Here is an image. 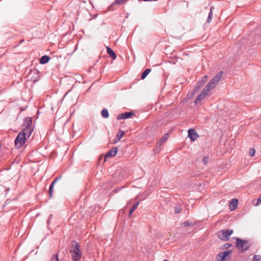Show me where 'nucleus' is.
Segmentation results:
<instances>
[{"mask_svg":"<svg viewBox=\"0 0 261 261\" xmlns=\"http://www.w3.org/2000/svg\"><path fill=\"white\" fill-rule=\"evenodd\" d=\"M188 137L192 141H194L197 139L198 136L194 129L191 128L188 130Z\"/></svg>","mask_w":261,"mask_h":261,"instance_id":"10","label":"nucleus"},{"mask_svg":"<svg viewBox=\"0 0 261 261\" xmlns=\"http://www.w3.org/2000/svg\"><path fill=\"white\" fill-rule=\"evenodd\" d=\"M223 73V72L222 71L219 72L207 84L206 88H209V89L212 90L221 79Z\"/></svg>","mask_w":261,"mask_h":261,"instance_id":"5","label":"nucleus"},{"mask_svg":"<svg viewBox=\"0 0 261 261\" xmlns=\"http://www.w3.org/2000/svg\"><path fill=\"white\" fill-rule=\"evenodd\" d=\"M181 207L179 205H176L175 207V213H179L181 211Z\"/></svg>","mask_w":261,"mask_h":261,"instance_id":"24","label":"nucleus"},{"mask_svg":"<svg viewBox=\"0 0 261 261\" xmlns=\"http://www.w3.org/2000/svg\"><path fill=\"white\" fill-rule=\"evenodd\" d=\"M118 151L117 147H113L111 149L109 150L105 155V161H106L107 158L113 157L115 156Z\"/></svg>","mask_w":261,"mask_h":261,"instance_id":"12","label":"nucleus"},{"mask_svg":"<svg viewBox=\"0 0 261 261\" xmlns=\"http://www.w3.org/2000/svg\"><path fill=\"white\" fill-rule=\"evenodd\" d=\"M251 246V243L247 240L236 238V247L241 252H245Z\"/></svg>","mask_w":261,"mask_h":261,"instance_id":"2","label":"nucleus"},{"mask_svg":"<svg viewBox=\"0 0 261 261\" xmlns=\"http://www.w3.org/2000/svg\"><path fill=\"white\" fill-rule=\"evenodd\" d=\"M23 126L22 131L25 132L28 135V138H29L33 130L32 118L29 117L24 118Z\"/></svg>","mask_w":261,"mask_h":261,"instance_id":"3","label":"nucleus"},{"mask_svg":"<svg viewBox=\"0 0 261 261\" xmlns=\"http://www.w3.org/2000/svg\"><path fill=\"white\" fill-rule=\"evenodd\" d=\"M203 162L204 164L206 165L208 162V158L206 157V156L204 157L203 158Z\"/></svg>","mask_w":261,"mask_h":261,"instance_id":"30","label":"nucleus"},{"mask_svg":"<svg viewBox=\"0 0 261 261\" xmlns=\"http://www.w3.org/2000/svg\"><path fill=\"white\" fill-rule=\"evenodd\" d=\"M61 176H59L58 177H57L52 182V183L51 184H53V186H54L55 185V184L59 180L61 179Z\"/></svg>","mask_w":261,"mask_h":261,"instance_id":"27","label":"nucleus"},{"mask_svg":"<svg viewBox=\"0 0 261 261\" xmlns=\"http://www.w3.org/2000/svg\"><path fill=\"white\" fill-rule=\"evenodd\" d=\"M190 225H191V223L188 221H185L181 223V225L184 227L190 226Z\"/></svg>","mask_w":261,"mask_h":261,"instance_id":"28","label":"nucleus"},{"mask_svg":"<svg viewBox=\"0 0 261 261\" xmlns=\"http://www.w3.org/2000/svg\"><path fill=\"white\" fill-rule=\"evenodd\" d=\"M139 204V202H137L136 204H135L134 205H133L132 206V207H131L130 210L134 212L136 210V209L137 208V207H138Z\"/></svg>","mask_w":261,"mask_h":261,"instance_id":"25","label":"nucleus"},{"mask_svg":"<svg viewBox=\"0 0 261 261\" xmlns=\"http://www.w3.org/2000/svg\"><path fill=\"white\" fill-rule=\"evenodd\" d=\"M255 150L253 148H250L249 150V155L251 156H253L255 154Z\"/></svg>","mask_w":261,"mask_h":261,"instance_id":"23","label":"nucleus"},{"mask_svg":"<svg viewBox=\"0 0 261 261\" xmlns=\"http://www.w3.org/2000/svg\"><path fill=\"white\" fill-rule=\"evenodd\" d=\"M230 246H231V244L226 243V244L223 245V248L224 249H227L229 247H230Z\"/></svg>","mask_w":261,"mask_h":261,"instance_id":"29","label":"nucleus"},{"mask_svg":"<svg viewBox=\"0 0 261 261\" xmlns=\"http://www.w3.org/2000/svg\"><path fill=\"white\" fill-rule=\"evenodd\" d=\"M107 53L109 55V56L113 59H115L116 58V55L115 52L109 47H107Z\"/></svg>","mask_w":261,"mask_h":261,"instance_id":"15","label":"nucleus"},{"mask_svg":"<svg viewBox=\"0 0 261 261\" xmlns=\"http://www.w3.org/2000/svg\"><path fill=\"white\" fill-rule=\"evenodd\" d=\"M150 71L151 69L149 68H147L146 69H145L141 75V78L142 79H144Z\"/></svg>","mask_w":261,"mask_h":261,"instance_id":"18","label":"nucleus"},{"mask_svg":"<svg viewBox=\"0 0 261 261\" xmlns=\"http://www.w3.org/2000/svg\"><path fill=\"white\" fill-rule=\"evenodd\" d=\"M212 16H213L212 9L211 8V10H210V12H209L207 19V22L210 23L212 19Z\"/></svg>","mask_w":261,"mask_h":261,"instance_id":"21","label":"nucleus"},{"mask_svg":"<svg viewBox=\"0 0 261 261\" xmlns=\"http://www.w3.org/2000/svg\"><path fill=\"white\" fill-rule=\"evenodd\" d=\"M101 116L105 118H107L109 117V114L107 109H103L101 112Z\"/></svg>","mask_w":261,"mask_h":261,"instance_id":"19","label":"nucleus"},{"mask_svg":"<svg viewBox=\"0 0 261 261\" xmlns=\"http://www.w3.org/2000/svg\"><path fill=\"white\" fill-rule=\"evenodd\" d=\"M200 81L204 82V83L205 84V83L207 81V76H204V77H203V78L201 80H200Z\"/></svg>","mask_w":261,"mask_h":261,"instance_id":"31","label":"nucleus"},{"mask_svg":"<svg viewBox=\"0 0 261 261\" xmlns=\"http://www.w3.org/2000/svg\"><path fill=\"white\" fill-rule=\"evenodd\" d=\"M124 134V131L120 130L119 132V133H117V134L116 135V138L115 139V142H117L119 141L122 138V137L123 136Z\"/></svg>","mask_w":261,"mask_h":261,"instance_id":"17","label":"nucleus"},{"mask_svg":"<svg viewBox=\"0 0 261 261\" xmlns=\"http://www.w3.org/2000/svg\"><path fill=\"white\" fill-rule=\"evenodd\" d=\"M53 184H50L49 188V198H51L53 197V188H54Z\"/></svg>","mask_w":261,"mask_h":261,"instance_id":"20","label":"nucleus"},{"mask_svg":"<svg viewBox=\"0 0 261 261\" xmlns=\"http://www.w3.org/2000/svg\"><path fill=\"white\" fill-rule=\"evenodd\" d=\"M261 202V196L257 199V201L255 205H258Z\"/></svg>","mask_w":261,"mask_h":261,"instance_id":"32","label":"nucleus"},{"mask_svg":"<svg viewBox=\"0 0 261 261\" xmlns=\"http://www.w3.org/2000/svg\"><path fill=\"white\" fill-rule=\"evenodd\" d=\"M28 135L24 132L21 131L15 139V145L17 148L22 147L25 143Z\"/></svg>","mask_w":261,"mask_h":261,"instance_id":"4","label":"nucleus"},{"mask_svg":"<svg viewBox=\"0 0 261 261\" xmlns=\"http://www.w3.org/2000/svg\"><path fill=\"white\" fill-rule=\"evenodd\" d=\"M51 261H59L58 256L57 254H54L51 258Z\"/></svg>","mask_w":261,"mask_h":261,"instance_id":"26","label":"nucleus"},{"mask_svg":"<svg viewBox=\"0 0 261 261\" xmlns=\"http://www.w3.org/2000/svg\"><path fill=\"white\" fill-rule=\"evenodd\" d=\"M70 252L71 254L72 261H80L82 257V253L80 250V245L77 242H73Z\"/></svg>","mask_w":261,"mask_h":261,"instance_id":"1","label":"nucleus"},{"mask_svg":"<svg viewBox=\"0 0 261 261\" xmlns=\"http://www.w3.org/2000/svg\"><path fill=\"white\" fill-rule=\"evenodd\" d=\"M204 85V82L201 81L199 80L198 82L196 84V86L195 89L193 90V94L195 93H197L199 91L200 88Z\"/></svg>","mask_w":261,"mask_h":261,"instance_id":"13","label":"nucleus"},{"mask_svg":"<svg viewBox=\"0 0 261 261\" xmlns=\"http://www.w3.org/2000/svg\"><path fill=\"white\" fill-rule=\"evenodd\" d=\"M233 230L232 229H223L218 232V238L224 241L229 239L231 234H232Z\"/></svg>","mask_w":261,"mask_h":261,"instance_id":"6","label":"nucleus"},{"mask_svg":"<svg viewBox=\"0 0 261 261\" xmlns=\"http://www.w3.org/2000/svg\"><path fill=\"white\" fill-rule=\"evenodd\" d=\"M52 217V215H50L49 217H48V219L47 220V223L49 224V223L50 222V221L51 220V218Z\"/></svg>","mask_w":261,"mask_h":261,"instance_id":"34","label":"nucleus"},{"mask_svg":"<svg viewBox=\"0 0 261 261\" xmlns=\"http://www.w3.org/2000/svg\"><path fill=\"white\" fill-rule=\"evenodd\" d=\"M231 253L230 250L219 252L216 257V261H224L225 258Z\"/></svg>","mask_w":261,"mask_h":261,"instance_id":"8","label":"nucleus"},{"mask_svg":"<svg viewBox=\"0 0 261 261\" xmlns=\"http://www.w3.org/2000/svg\"><path fill=\"white\" fill-rule=\"evenodd\" d=\"M212 90L209 88H206V86L202 90L201 92L197 96V98L194 100V103L196 105L200 102L208 94L210 91Z\"/></svg>","mask_w":261,"mask_h":261,"instance_id":"7","label":"nucleus"},{"mask_svg":"<svg viewBox=\"0 0 261 261\" xmlns=\"http://www.w3.org/2000/svg\"><path fill=\"white\" fill-rule=\"evenodd\" d=\"M168 134H164L163 137L159 140V141H158V143H157V145H156V150H160V147L161 146V145L165 142L166 141V140L168 139Z\"/></svg>","mask_w":261,"mask_h":261,"instance_id":"11","label":"nucleus"},{"mask_svg":"<svg viewBox=\"0 0 261 261\" xmlns=\"http://www.w3.org/2000/svg\"><path fill=\"white\" fill-rule=\"evenodd\" d=\"M164 261H168V260H167V259H165Z\"/></svg>","mask_w":261,"mask_h":261,"instance_id":"36","label":"nucleus"},{"mask_svg":"<svg viewBox=\"0 0 261 261\" xmlns=\"http://www.w3.org/2000/svg\"><path fill=\"white\" fill-rule=\"evenodd\" d=\"M261 260V255H255L253 256V261Z\"/></svg>","mask_w":261,"mask_h":261,"instance_id":"22","label":"nucleus"},{"mask_svg":"<svg viewBox=\"0 0 261 261\" xmlns=\"http://www.w3.org/2000/svg\"><path fill=\"white\" fill-rule=\"evenodd\" d=\"M139 2H154V1H158V0H138Z\"/></svg>","mask_w":261,"mask_h":261,"instance_id":"33","label":"nucleus"},{"mask_svg":"<svg viewBox=\"0 0 261 261\" xmlns=\"http://www.w3.org/2000/svg\"><path fill=\"white\" fill-rule=\"evenodd\" d=\"M238 203V200L237 199H233L230 203V208L231 211L234 210Z\"/></svg>","mask_w":261,"mask_h":261,"instance_id":"14","label":"nucleus"},{"mask_svg":"<svg viewBox=\"0 0 261 261\" xmlns=\"http://www.w3.org/2000/svg\"><path fill=\"white\" fill-rule=\"evenodd\" d=\"M134 212V211H132L131 210H130L129 211V214H128V216L129 217H130L132 215V213Z\"/></svg>","mask_w":261,"mask_h":261,"instance_id":"35","label":"nucleus"},{"mask_svg":"<svg viewBox=\"0 0 261 261\" xmlns=\"http://www.w3.org/2000/svg\"><path fill=\"white\" fill-rule=\"evenodd\" d=\"M135 114L132 112H126L119 114L117 117V119H125L131 118L134 116Z\"/></svg>","mask_w":261,"mask_h":261,"instance_id":"9","label":"nucleus"},{"mask_svg":"<svg viewBox=\"0 0 261 261\" xmlns=\"http://www.w3.org/2000/svg\"><path fill=\"white\" fill-rule=\"evenodd\" d=\"M50 58L48 56L44 55L40 59V63L41 64H44L49 62Z\"/></svg>","mask_w":261,"mask_h":261,"instance_id":"16","label":"nucleus"}]
</instances>
